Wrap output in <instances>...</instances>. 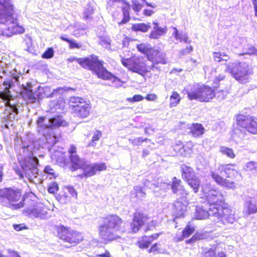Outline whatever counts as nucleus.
Here are the masks:
<instances>
[{
  "mask_svg": "<svg viewBox=\"0 0 257 257\" xmlns=\"http://www.w3.org/2000/svg\"><path fill=\"white\" fill-rule=\"evenodd\" d=\"M148 60L152 62L151 65L155 66L156 64H165L167 62V59L166 57V54L157 49H152L148 53ZM157 67L154 66V68Z\"/></svg>",
  "mask_w": 257,
  "mask_h": 257,
  "instance_id": "obj_18",
  "label": "nucleus"
},
{
  "mask_svg": "<svg viewBox=\"0 0 257 257\" xmlns=\"http://www.w3.org/2000/svg\"><path fill=\"white\" fill-rule=\"evenodd\" d=\"M122 219L117 215H109L99 226V235L104 241H112L119 238L121 232Z\"/></svg>",
  "mask_w": 257,
  "mask_h": 257,
  "instance_id": "obj_5",
  "label": "nucleus"
},
{
  "mask_svg": "<svg viewBox=\"0 0 257 257\" xmlns=\"http://www.w3.org/2000/svg\"><path fill=\"white\" fill-rule=\"evenodd\" d=\"M23 87H24V92H23L24 93L26 91H28L29 90L32 91V85L31 83L27 82L26 83V86L23 85Z\"/></svg>",
  "mask_w": 257,
  "mask_h": 257,
  "instance_id": "obj_64",
  "label": "nucleus"
},
{
  "mask_svg": "<svg viewBox=\"0 0 257 257\" xmlns=\"http://www.w3.org/2000/svg\"><path fill=\"white\" fill-rule=\"evenodd\" d=\"M77 62L83 68L93 71L98 77L111 80L113 86H121L122 82L103 66L102 62L98 60L97 57L90 56L89 57L77 59Z\"/></svg>",
  "mask_w": 257,
  "mask_h": 257,
  "instance_id": "obj_3",
  "label": "nucleus"
},
{
  "mask_svg": "<svg viewBox=\"0 0 257 257\" xmlns=\"http://www.w3.org/2000/svg\"><path fill=\"white\" fill-rule=\"evenodd\" d=\"M120 57L121 62L124 67L132 72L141 75H144L150 71L151 69L154 68L153 65H147L145 59L143 57L135 56L130 58H124L122 56Z\"/></svg>",
  "mask_w": 257,
  "mask_h": 257,
  "instance_id": "obj_8",
  "label": "nucleus"
},
{
  "mask_svg": "<svg viewBox=\"0 0 257 257\" xmlns=\"http://www.w3.org/2000/svg\"><path fill=\"white\" fill-rule=\"evenodd\" d=\"M219 248L217 246L210 248H205L201 253V257H217L216 252L218 253Z\"/></svg>",
  "mask_w": 257,
  "mask_h": 257,
  "instance_id": "obj_36",
  "label": "nucleus"
},
{
  "mask_svg": "<svg viewBox=\"0 0 257 257\" xmlns=\"http://www.w3.org/2000/svg\"><path fill=\"white\" fill-rule=\"evenodd\" d=\"M24 95L25 97L27 98L28 100L31 103H34L36 100V97L32 91H26Z\"/></svg>",
  "mask_w": 257,
  "mask_h": 257,
  "instance_id": "obj_49",
  "label": "nucleus"
},
{
  "mask_svg": "<svg viewBox=\"0 0 257 257\" xmlns=\"http://www.w3.org/2000/svg\"><path fill=\"white\" fill-rule=\"evenodd\" d=\"M190 129V133L194 137H199L204 133V128L201 124L193 123Z\"/></svg>",
  "mask_w": 257,
  "mask_h": 257,
  "instance_id": "obj_29",
  "label": "nucleus"
},
{
  "mask_svg": "<svg viewBox=\"0 0 257 257\" xmlns=\"http://www.w3.org/2000/svg\"><path fill=\"white\" fill-rule=\"evenodd\" d=\"M255 51L256 50L254 47L252 46H247V47L244 50L242 54L251 55L254 54Z\"/></svg>",
  "mask_w": 257,
  "mask_h": 257,
  "instance_id": "obj_57",
  "label": "nucleus"
},
{
  "mask_svg": "<svg viewBox=\"0 0 257 257\" xmlns=\"http://www.w3.org/2000/svg\"><path fill=\"white\" fill-rule=\"evenodd\" d=\"M14 21L13 22H0V36H11L12 34H21L24 32V28L17 23V20L14 17V11L11 16Z\"/></svg>",
  "mask_w": 257,
  "mask_h": 257,
  "instance_id": "obj_12",
  "label": "nucleus"
},
{
  "mask_svg": "<svg viewBox=\"0 0 257 257\" xmlns=\"http://www.w3.org/2000/svg\"><path fill=\"white\" fill-rule=\"evenodd\" d=\"M153 24L154 30L151 32L150 34V37L151 39H159L161 36H163L167 32L166 28H162L161 27H159L158 26V24L157 22H154Z\"/></svg>",
  "mask_w": 257,
  "mask_h": 257,
  "instance_id": "obj_27",
  "label": "nucleus"
},
{
  "mask_svg": "<svg viewBox=\"0 0 257 257\" xmlns=\"http://www.w3.org/2000/svg\"><path fill=\"white\" fill-rule=\"evenodd\" d=\"M236 122L239 126L245 128L248 132L257 134V120L254 118L240 115L237 117Z\"/></svg>",
  "mask_w": 257,
  "mask_h": 257,
  "instance_id": "obj_16",
  "label": "nucleus"
},
{
  "mask_svg": "<svg viewBox=\"0 0 257 257\" xmlns=\"http://www.w3.org/2000/svg\"><path fill=\"white\" fill-rule=\"evenodd\" d=\"M159 235L160 234L156 233L149 236H144L142 241L140 242V247L143 248H147L149 246L152 241L157 238Z\"/></svg>",
  "mask_w": 257,
  "mask_h": 257,
  "instance_id": "obj_30",
  "label": "nucleus"
},
{
  "mask_svg": "<svg viewBox=\"0 0 257 257\" xmlns=\"http://www.w3.org/2000/svg\"><path fill=\"white\" fill-rule=\"evenodd\" d=\"M151 28L150 23L148 24L144 23L135 24L132 26V30L134 31H141L146 32Z\"/></svg>",
  "mask_w": 257,
  "mask_h": 257,
  "instance_id": "obj_38",
  "label": "nucleus"
},
{
  "mask_svg": "<svg viewBox=\"0 0 257 257\" xmlns=\"http://www.w3.org/2000/svg\"><path fill=\"white\" fill-rule=\"evenodd\" d=\"M181 97L177 92H173L170 98V106L171 107L176 106L180 102Z\"/></svg>",
  "mask_w": 257,
  "mask_h": 257,
  "instance_id": "obj_41",
  "label": "nucleus"
},
{
  "mask_svg": "<svg viewBox=\"0 0 257 257\" xmlns=\"http://www.w3.org/2000/svg\"><path fill=\"white\" fill-rule=\"evenodd\" d=\"M110 39L108 37H101L99 40V44L103 47L109 49L110 48Z\"/></svg>",
  "mask_w": 257,
  "mask_h": 257,
  "instance_id": "obj_46",
  "label": "nucleus"
},
{
  "mask_svg": "<svg viewBox=\"0 0 257 257\" xmlns=\"http://www.w3.org/2000/svg\"><path fill=\"white\" fill-rule=\"evenodd\" d=\"M153 185L155 187V193L159 192V190L163 191V192H165L167 190L170 188V184L163 182L161 179H158V182L157 183H153Z\"/></svg>",
  "mask_w": 257,
  "mask_h": 257,
  "instance_id": "obj_33",
  "label": "nucleus"
},
{
  "mask_svg": "<svg viewBox=\"0 0 257 257\" xmlns=\"http://www.w3.org/2000/svg\"><path fill=\"white\" fill-rule=\"evenodd\" d=\"M124 4L123 0H108L107 5L110 7H120Z\"/></svg>",
  "mask_w": 257,
  "mask_h": 257,
  "instance_id": "obj_47",
  "label": "nucleus"
},
{
  "mask_svg": "<svg viewBox=\"0 0 257 257\" xmlns=\"http://www.w3.org/2000/svg\"><path fill=\"white\" fill-rule=\"evenodd\" d=\"M217 204V211L215 218L213 221L219 222L222 221L224 224L226 223H233L236 220L235 212L234 210L229 208H222Z\"/></svg>",
  "mask_w": 257,
  "mask_h": 257,
  "instance_id": "obj_15",
  "label": "nucleus"
},
{
  "mask_svg": "<svg viewBox=\"0 0 257 257\" xmlns=\"http://www.w3.org/2000/svg\"><path fill=\"white\" fill-rule=\"evenodd\" d=\"M58 190V184L55 182H53L50 184L48 187V191L50 193L54 194Z\"/></svg>",
  "mask_w": 257,
  "mask_h": 257,
  "instance_id": "obj_56",
  "label": "nucleus"
},
{
  "mask_svg": "<svg viewBox=\"0 0 257 257\" xmlns=\"http://www.w3.org/2000/svg\"><path fill=\"white\" fill-rule=\"evenodd\" d=\"M65 153L61 151H56L51 155V158L60 167H65L69 163L68 160L65 158Z\"/></svg>",
  "mask_w": 257,
  "mask_h": 257,
  "instance_id": "obj_26",
  "label": "nucleus"
},
{
  "mask_svg": "<svg viewBox=\"0 0 257 257\" xmlns=\"http://www.w3.org/2000/svg\"><path fill=\"white\" fill-rule=\"evenodd\" d=\"M0 196L4 200L8 201V204L12 209H17L24 206L25 199H23L20 202H18L21 197V194L19 190L11 189H6L0 191Z\"/></svg>",
  "mask_w": 257,
  "mask_h": 257,
  "instance_id": "obj_11",
  "label": "nucleus"
},
{
  "mask_svg": "<svg viewBox=\"0 0 257 257\" xmlns=\"http://www.w3.org/2000/svg\"><path fill=\"white\" fill-rule=\"evenodd\" d=\"M144 97L141 95H135L133 98H128L130 101H139L143 100Z\"/></svg>",
  "mask_w": 257,
  "mask_h": 257,
  "instance_id": "obj_60",
  "label": "nucleus"
},
{
  "mask_svg": "<svg viewBox=\"0 0 257 257\" xmlns=\"http://www.w3.org/2000/svg\"><path fill=\"white\" fill-rule=\"evenodd\" d=\"M193 145L192 143L188 142L187 143L186 145L183 146L182 145V143L181 142H179L178 144H176L174 148V150L175 151L178 152L181 155H183V153L186 151L185 148L187 147L189 149H191Z\"/></svg>",
  "mask_w": 257,
  "mask_h": 257,
  "instance_id": "obj_40",
  "label": "nucleus"
},
{
  "mask_svg": "<svg viewBox=\"0 0 257 257\" xmlns=\"http://www.w3.org/2000/svg\"><path fill=\"white\" fill-rule=\"evenodd\" d=\"M152 150V148L150 146H149L147 149H144L143 151L142 157L144 158L146 157L147 156L149 155L150 152Z\"/></svg>",
  "mask_w": 257,
  "mask_h": 257,
  "instance_id": "obj_63",
  "label": "nucleus"
},
{
  "mask_svg": "<svg viewBox=\"0 0 257 257\" xmlns=\"http://www.w3.org/2000/svg\"><path fill=\"white\" fill-rule=\"evenodd\" d=\"M93 13V9L92 7L90 5H87V8L85 9L84 12V18L88 19L89 16Z\"/></svg>",
  "mask_w": 257,
  "mask_h": 257,
  "instance_id": "obj_53",
  "label": "nucleus"
},
{
  "mask_svg": "<svg viewBox=\"0 0 257 257\" xmlns=\"http://www.w3.org/2000/svg\"><path fill=\"white\" fill-rule=\"evenodd\" d=\"M132 3L133 9L136 12H140L143 7V5L136 0H133Z\"/></svg>",
  "mask_w": 257,
  "mask_h": 257,
  "instance_id": "obj_55",
  "label": "nucleus"
},
{
  "mask_svg": "<svg viewBox=\"0 0 257 257\" xmlns=\"http://www.w3.org/2000/svg\"><path fill=\"white\" fill-rule=\"evenodd\" d=\"M213 58L217 62H226L229 57L223 52H214L213 53Z\"/></svg>",
  "mask_w": 257,
  "mask_h": 257,
  "instance_id": "obj_39",
  "label": "nucleus"
},
{
  "mask_svg": "<svg viewBox=\"0 0 257 257\" xmlns=\"http://www.w3.org/2000/svg\"><path fill=\"white\" fill-rule=\"evenodd\" d=\"M257 212L256 200L255 198L247 197L245 199L243 210L244 216L248 217L251 214Z\"/></svg>",
  "mask_w": 257,
  "mask_h": 257,
  "instance_id": "obj_21",
  "label": "nucleus"
},
{
  "mask_svg": "<svg viewBox=\"0 0 257 257\" xmlns=\"http://www.w3.org/2000/svg\"><path fill=\"white\" fill-rule=\"evenodd\" d=\"M90 110L91 106L85 102L81 104L78 107H76V109H72V111L76 116L85 118L89 115Z\"/></svg>",
  "mask_w": 257,
  "mask_h": 257,
  "instance_id": "obj_23",
  "label": "nucleus"
},
{
  "mask_svg": "<svg viewBox=\"0 0 257 257\" xmlns=\"http://www.w3.org/2000/svg\"><path fill=\"white\" fill-rule=\"evenodd\" d=\"M11 86V83L10 81H4L3 84L0 85V98L6 101V105L9 107L11 112H9V114L5 118L7 121H12L18 114V109L14 104H10L9 100L11 98L12 96L11 95L10 88Z\"/></svg>",
  "mask_w": 257,
  "mask_h": 257,
  "instance_id": "obj_10",
  "label": "nucleus"
},
{
  "mask_svg": "<svg viewBox=\"0 0 257 257\" xmlns=\"http://www.w3.org/2000/svg\"><path fill=\"white\" fill-rule=\"evenodd\" d=\"M173 29L174 30V32H173L172 35L176 40H179L180 42L183 41L185 43L189 42L188 41V36L187 34L179 33L177 29L175 27H173Z\"/></svg>",
  "mask_w": 257,
  "mask_h": 257,
  "instance_id": "obj_34",
  "label": "nucleus"
},
{
  "mask_svg": "<svg viewBox=\"0 0 257 257\" xmlns=\"http://www.w3.org/2000/svg\"><path fill=\"white\" fill-rule=\"evenodd\" d=\"M211 176L212 179L219 185L230 189H234L235 188L233 182H229L226 179H224L217 173L214 172H211Z\"/></svg>",
  "mask_w": 257,
  "mask_h": 257,
  "instance_id": "obj_24",
  "label": "nucleus"
},
{
  "mask_svg": "<svg viewBox=\"0 0 257 257\" xmlns=\"http://www.w3.org/2000/svg\"><path fill=\"white\" fill-rule=\"evenodd\" d=\"M0 257H21L19 255V254L18 253V252L15 251H11L10 252L9 256H5L3 255L1 252H0Z\"/></svg>",
  "mask_w": 257,
  "mask_h": 257,
  "instance_id": "obj_62",
  "label": "nucleus"
},
{
  "mask_svg": "<svg viewBox=\"0 0 257 257\" xmlns=\"http://www.w3.org/2000/svg\"><path fill=\"white\" fill-rule=\"evenodd\" d=\"M146 193L144 190V188L141 186H135L131 191V197L136 198V199L143 200L145 198Z\"/></svg>",
  "mask_w": 257,
  "mask_h": 257,
  "instance_id": "obj_28",
  "label": "nucleus"
},
{
  "mask_svg": "<svg viewBox=\"0 0 257 257\" xmlns=\"http://www.w3.org/2000/svg\"><path fill=\"white\" fill-rule=\"evenodd\" d=\"M68 191L74 197H77V193L72 187H68L67 188Z\"/></svg>",
  "mask_w": 257,
  "mask_h": 257,
  "instance_id": "obj_61",
  "label": "nucleus"
},
{
  "mask_svg": "<svg viewBox=\"0 0 257 257\" xmlns=\"http://www.w3.org/2000/svg\"><path fill=\"white\" fill-rule=\"evenodd\" d=\"M101 135H102V134L100 131H96L93 134V136L92 139V142H91V143H89V144L88 145V146H94L95 144V142L99 140V139L101 137Z\"/></svg>",
  "mask_w": 257,
  "mask_h": 257,
  "instance_id": "obj_50",
  "label": "nucleus"
},
{
  "mask_svg": "<svg viewBox=\"0 0 257 257\" xmlns=\"http://www.w3.org/2000/svg\"><path fill=\"white\" fill-rule=\"evenodd\" d=\"M181 180L173 177L171 189L174 194L177 197V201L174 203L175 213L176 218L182 217L187 211L188 199L187 196L189 193L183 186L181 184Z\"/></svg>",
  "mask_w": 257,
  "mask_h": 257,
  "instance_id": "obj_6",
  "label": "nucleus"
},
{
  "mask_svg": "<svg viewBox=\"0 0 257 257\" xmlns=\"http://www.w3.org/2000/svg\"><path fill=\"white\" fill-rule=\"evenodd\" d=\"M186 181L190 187L193 189L195 193L198 192L199 188L200 185V181L197 177L196 175L188 179Z\"/></svg>",
  "mask_w": 257,
  "mask_h": 257,
  "instance_id": "obj_31",
  "label": "nucleus"
},
{
  "mask_svg": "<svg viewBox=\"0 0 257 257\" xmlns=\"http://www.w3.org/2000/svg\"><path fill=\"white\" fill-rule=\"evenodd\" d=\"M86 101L81 97L77 96H72L70 98L69 105L72 108V109H76V107L79 106L81 104Z\"/></svg>",
  "mask_w": 257,
  "mask_h": 257,
  "instance_id": "obj_35",
  "label": "nucleus"
},
{
  "mask_svg": "<svg viewBox=\"0 0 257 257\" xmlns=\"http://www.w3.org/2000/svg\"><path fill=\"white\" fill-rule=\"evenodd\" d=\"M202 192L204 194L208 208L205 206H197L196 208L195 217L197 219H204L210 217L211 220L215 218L217 213V204L223 201V196L219 190L214 188L210 183L202 185Z\"/></svg>",
  "mask_w": 257,
  "mask_h": 257,
  "instance_id": "obj_1",
  "label": "nucleus"
},
{
  "mask_svg": "<svg viewBox=\"0 0 257 257\" xmlns=\"http://www.w3.org/2000/svg\"><path fill=\"white\" fill-rule=\"evenodd\" d=\"M233 134L234 136H236L239 138H243L244 136V134L238 128L234 130Z\"/></svg>",
  "mask_w": 257,
  "mask_h": 257,
  "instance_id": "obj_58",
  "label": "nucleus"
},
{
  "mask_svg": "<svg viewBox=\"0 0 257 257\" xmlns=\"http://www.w3.org/2000/svg\"><path fill=\"white\" fill-rule=\"evenodd\" d=\"M68 152L72 170L74 171L81 168L85 161L80 159L77 154L76 147L72 145L69 149Z\"/></svg>",
  "mask_w": 257,
  "mask_h": 257,
  "instance_id": "obj_20",
  "label": "nucleus"
},
{
  "mask_svg": "<svg viewBox=\"0 0 257 257\" xmlns=\"http://www.w3.org/2000/svg\"><path fill=\"white\" fill-rule=\"evenodd\" d=\"M227 93H228L227 91H218L215 93H214V97H216L218 100V101H221L225 99Z\"/></svg>",
  "mask_w": 257,
  "mask_h": 257,
  "instance_id": "obj_48",
  "label": "nucleus"
},
{
  "mask_svg": "<svg viewBox=\"0 0 257 257\" xmlns=\"http://www.w3.org/2000/svg\"><path fill=\"white\" fill-rule=\"evenodd\" d=\"M63 101L62 99H59L58 100H54L51 101L49 103V106L51 108H55L57 109L61 108V104H63Z\"/></svg>",
  "mask_w": 257,
  "mask_h": 257,
  "instance_id": "obj_51",
  "label": "nucleus"
},
{
  "mask_svg": "<svg viewBox=\"0 0 257 257\" xmlns=\"http://www.w3.org/2000/svg\"><path fill=\"white\" fill-rule=\"evenodd\" d=\"M57 231L59 238L69 243H77L82 240V236L80 233L69 230L64 226L58 227Z\"/></svg>",
  "mask_w": 257,
  "mask_h": 257,
  "instance_id": "obj_14",
  "label": "nucleus"
},
{
  "mask_svg": "<svg viewBox=\"0 0 257 257\" xmlns=\"http://www.w3.org/2000/svg\"><path fill=\"white\" fill-rule=\"evenodd\" d=\"M181 168L182 170V178L186 180L195 175V172L193 169L190 167L183 165L181 166Z\"/></svg>",
  "mask_w": 257,
  "mask_h": 257,
  "instance_id": "obj_32",
  "label": "nucleus"
},
{
  "mask_svg": "<svg viewBox=\"0 0 257 257\" xmlns=\"http://www.w3.org/2000/svg\"><path fill=\"white\" fill-rule=\"evenodd\" d=\"M23 214L30 217L40 219H47L50 217L47 208L40 204H31L23 210Z\"/></svg>",
  "mask_w": 257,
  "mask_h": 257,
  "instance_id": "obj_13",
  "label": "nucleus"
},
{
  "mask_svg": "<svg viewBox=\"0 0 257 257\" xmlns=\"http://www.w3.org/2000/svg\"><path fill=\"white\" fill-rule=\"evenodd\" d=\"M146 219L147 217L144 214L136 213L134 215L133 221L131 224L132 231L134 233L138 231L146 222Z\"/></svg>",
  "mask_w": 257,
  "mask_h": 257,
  "instance_id": "obj_22",
  "label": "nucleus"
},
{
  "mask_svg": "<svg viewBox=\"0 0 257 257\" xmlns=\"http://www.w3.org/2000/svg\"><path fill=\"white\" fill-rule=\"evenodd\" d=\"M68 43H69V47L71 49L79 48L80 47V46L76 43V41L74 40L70 39Z\"/></svg>",
  "mask_w": 257,
  "mask_h": 257,
  "instance_id": "obj_59",
  "label": "nucleus"
},
{
  "mask_svg": "<svg viewBox=\"0 0 257 257\" xmlns=\"http://www.w3.org/2000/svg\"><path fill=\"white\" fill-rule=\"evenodd\" d=\"M234 166L233 164H222L219 166L217 170L221 175H224L229 178L237 173L236 170L234 168Z\"/></svg>",
  "mask_w": 257,
  "mask_h": 257,
  "instance_id": "obj_25",
  "label": "nucleus"
},
{
  "mask_svg": "<svg viewBox=\"0 0 257 257\" xmlns=\"http://www.w3.org/2000/svg\"><path fill=\"white\" fill-rule=\"evenodd\" d=\"M54 50L52 48H49L47 50L42 54V57L44 59H50L54 56Z\"/></svg>",
  "mask_w": 257,
  "mask_h": 257,
  "instance_id": "obj_52",
  "label": "nucleus"
},
{
  "mask_svg": "<svg viewBox=\"0 0 257 257\" xmlns=\"http://www.w3.org/2000/svg\"><path fill=\"white\" fill-rule=\"evenodd\" d=\"M244 169L246 171H255V172L257 173V162H248L244 165Z\"/></svg>",
  "mask_w": 257,
  "mask_h": 257,
  "instance_id": "obj_45",
  "label": "nucleus"
},
{
  "mask_svg": "<svg viewBox=\"0 0 257 257\" xmlns=\"http://www.w3.org/2000/svg\"><path fill=\"white\" fill-rule=\"evenodd\" d=\"M29 148V145H26L23 143L22 154H21L18 156L23 173L20 170H16V171L21 178L23 177L24 174L29 180H31L37 176L38 172L37 166L39 161L36 157L33 156V154Z\"/></svg>",
  "mask_w": 257,
  "mask_h": 257,
  "instance_id": "obj_2",
  "label": "nucleus"
},
{
  "mask_svg": "<svg viewBox=\"0 0 257 257\" xmlns=\"http://www.w3.org/2000/svg\"><path fill=\"white\" fill-rule=\"evenodd\" d=\"M38 131L46 139L47 143L54 145L57 138L53 133V129L61 126H65L67 122L62 116H57L47 119L46 117H40L37 120Z\"/></svg>",
  "mask_w": 257,
  "mask_h": 257,
  "instance_id": "obj_4",
  "label": "nucleus"
},
{
  "mask_svg": "<svg viewBox=\"0 0 257 257\" xmlns=\"http://www.w3.org/2000/svg\"><path fill=\"white\" fill-rule=\"evenodd\" d=\"M188 97L191 100H198L200 101H209L214 97L213 90L204 85H195L187 90Z\"/></svg>",
  "mask_w": 257,
  "mask_h": 257,
  "instance_id": "obj_9",
  "label": "nucleus"
},
{
  "mask_svg": "<svg viewBox=\"0 0 257 257\" xmlns=\"http://www.w3.org/2000/svg\"><path fill=\"white\" fill-rule=\"evenodd\" d=\"M137 48L139 52L146 54L147 58L148 57V53L150 52V50L153 49L152 48H150L149 45L146 43L137 45Z\"/></svg>",
  "mask_w": 257,
  "mask_h": 257,
  "instance_id": "obj_43",
  "label": "nucleus"
},
{
  "mask_svg": "<svg viewBox=\"0 0 257 257\" xmlns=\"http://www.w3.org/2000/svg\"><path fill=\"white\" fill-rule=\"evenodd\" d=\"M0 22H13V18L11 17L13 10V6L11 0H0Z\"/></svg>",
  "mask_w": 257,
  "mask_h": 257,
  "instance_id": "obj_17",
  "label": "nucleus"
},
{
  "mask_svg": "<svg viewBox=\"0 0 257 257\" xmlns=\"http://www.w3.org/2000/svg\"><path fill=\"white\" fill-rule=\"evenodd\" d=\"M194 231V227L191 224L190 222H189L185 228L182 231V236L181 237L178 238L177 239V241H181L183 239L184 237H188L190 234H191Z\"/></svg>",
  "mask_w": 257,
  "mask_h": 257,
  "instance_id": "obj_37",
  "label": "nucleus"
},
{
  "mask_svg": "<svg viewBox=\"0 0 257 257\" xmlns=\"http://www.w3.org/2000/svg\"><path fill=\"white\" fill-rule=\"evenodd\" d=\"M104 163H95L93 164H87L86 162L81 167L83 170V175L87 177L94 175L97 171H102L106 169Z\"/></svg>",
  "mask_w": 257,
  "mask_h": 257,
  "instance_id": "obj_19",
  "label": "nucleus"
},
{
  "mask_svg": "<svg viewBox=\"0 0 257 257\" xmlns=\"http://www.w3.org/2000/svg\"><path fill=\"white\" fill-rule=\"evenodd\" d=\"M220 152L223 155H226L228 158L234 159L235 157L233 150L225 146L220 147Z\"/></svg>",
  "mask_w": 257,
  "mask_h": 257,
  "instance_id": "obj_42",
  "label": "nucleus"
},
{
  "mask_svg": "<svg viewBox=\"0 0 257 257\" xmlns=\"http://www.w3.org/2000/svg\"><path fill=\"white\" fill-rule=\"evenodd\" d=\"M122 11L123 13V18L122 20L119 23V24H125L130 20V14L128 11V7H122L121 6Z\"/></svg>",
  "mask_w": 257,
  "mask_h": 257,
  "instance_id": "obj_44",
  "label": "nucleus"
},
{
  "mask_svg": "<svg viewBox=\"0 0 257 257\" xmlns=\"http://www.w3.org/2000/svg\"><path fill=\"white\" fill-rule=\"evenodd\" d=\"M57 199L61 204H66L70 201V198L65 194L58 196Z\"/></svg>",
  "mask_w": 257,
  "mask_h": 257,
  "instance_id": "obj_54",
  "label": "nucleus"
},
{
  "mask_svg": "<svg viewBox=\"0 0 257 257\" xmlns=\"http://www.w3.org/2000/svg\"><path fill=\"white\" fill-rule=\"evenodd\" d=\"M225 70L241 83H246L250 79L252 70L245 62H235L229 63Z\"/></svg>",
  "mask_w": 257,
  "mask_h": 257,
  "instance_id": "obj_7",
  "label": "nucleus"
}]
</instances>
